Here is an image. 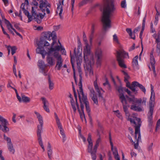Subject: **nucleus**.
Returning a JSON list of instances; mask_svg holds the SVG:
<instances>
[{
  "label": "nucleus",
  "mask_w": 160,
  "mask_h": 160,
  "mask_svg": "<svg viewBox=\"0 0 160 160\" xmlns=\"http://www.w3.org/2000/svg\"><path fill=\"white\" fill-rule=\"evenodd\" d=\"M95 55L97 58V64L100 65L101 63V59L102 56V49L98 48L96 50Z\"/></svg>",
  "instance_id": "6ab92c4d"
},
{
  "label": "nucleus",
  "mask_w": 160,
  "mask_h": 160,
  "mask_svg": "<svg viewBox=\"0 0 160 160\" xmlns=\"http://www.w3.org/2000/svg\"><path fill=\"white\" fill-rule=\"evenodd\" d=\"M11 53L12 55H13L16 52V48L15 47H13L11 48Z\"/></svg>",
  "instance_id": "5fc2aeb1"
},
{
  "label": "nucleus",
  "mask_w": 160,
  "mask_h": 160,
  "mask_svg": "<svg viewBox=\"0 0 160 160\" xmlns=\"http://www.w3.org/2000/svg\"><path fill=\"white\" fill-rule=\"evenodd\" d=\"M53 153L52 149H47V153L49 159L50 160L52 159V155Z\"/></svg>",
  "instance_id": "79ce46f5"
},
{
  "label": "nucleus",
  "mask_w": 160,
  "mask_h": 160,
  "mask_svg": "<svg viewBox=\"0 0 160 160\" xmlns=\"http://www.w3.org/2000/svg\"><path fill=\"white\" fill-rule=\"evenodd\" d=\"M123 58H129L128 53L125 52L122 49H121L117 52V58L119 66L121 68H126Z\"/></svg>",
  "instance_id": "1a4fd4ad"
},
{
  "label": "nucleus",
  "mask_w": 160,
  "mask_h": 160,
  "mask_svg": "<svg viewBox=\"0 0 160 160\" xmlns=\"http://www.w3.org/2000/svg\"><path fill=\"white\" fill-rule=\"evenodd\" d=\"M79 98L80 102L81 105H83L84 104L85 106V108L87 113L89 114L90 112V109L89 107V103L87 100V98L86 95H85L83 92L82 86L81 84L80 87V90L78 91Z\"/></svg>",
  "instance_id": "0eeeda50"
},
{
  "label": "nucleus",
  "mask_w": 160,
  "mask_h": 160,
  "mask_svg": "<svg viewBox=\"0 0 160 160\" xmlns=\"http://www.w3.org/2000/svg\"><path fill=\"white\" fill-rule=\"evenodd\" d=\"M64 0H62V3L60 2L57 4V12H59V15L61 18H62V14L63 11L62 6L63 5V2Z\"/></svg>",
  "instance_id": "5701e85b"
},
{
  "label": "nucleus",
  "mask_w": 160,
  "mask_h": 160,
  "mask_svg": "<svg viewBox=\"0 0 160 160\" xmlns=\"http://www.w3.org/2000/svg\"><path fill=\"white\" fill-rule=\"evenodd\" d=\"M3 137L4 139L7 141V146L8 150L10 153L14 154L15 152V150L11 138L7 136L5 134L4 135Z\"/></svg>",
  "instance_id": "4468645a"
},
{
  "label": "nucleus",
  "mask_w": 160,
  "mask_h": 160,
  "mask_svg": "<svg viewBox=\"0 0 160 160\" xmlns=\"http://www.w3.org/2000/svg\"><path fill=\"white\" fill-rule=\"evenodd\" d=\"M157 43H160V34H159L158 37L156 38Z\"/></svg>",
  "instance_id": "bf43d9fd"
},
{
  "label": "nucleus",
  "mask_w": 160,
  "mask_h": 160,
  "mask_svg": "<svg viewBox=\"0 0 160 160\" xmlns=\"http://www.w3.org/2000/svg\"><path fill=\"white\" fill-rule=\"evenodd\" d=\"M105 79L106 80V82L103 83V85L104 86H105L107 85H108L109 86V87H110V84L109 83L108 78H106V76H105Z\"/></svg>",
  "instance_id": "8fccbe9b"
},
{
  "label": "nucleus",
  "mask_w": 160,
  "mask_h": 160,
  "mask_svg": "<svg viewBox=\"0 0 160 160\" xmlns=\"http://www.w3.org/2000/svg\"><path fill=\"white\" fill-rule=\"evenodd\" d=\"M71 102V105H72V108L73 109L74 112H76V110H77L76 106L77 107L76 103H78L77 101V99H76V103H75L74 100H72H72H71V102Z\"/></svg>",
  "instance_id": "2f4dec72"
},
{
  "label": "nucleus",
  "mask_w": 160,
  "mask_h": 160,
  "mask_svg": "<svg viewBox=\"0 0 160 160\" xmlns=\"http://www.w3.org/2000/svg\"><path fill=\"white\" fill-rule=\"evenodd\" d=\"M77 68L78 70V72L79 74V76L80 77V82H79V88H80V85L81 84L82 85V70L80 67L82 61V58H79L78 60H77Z\"/></svg>",
  "instance_id": "412c9836"
},
{
  "label": "nucleus",
  "mask_w": 160,
  "mask_h": 160,
  "mask_svg": "<svg viewBox=\"0 0 160 160\" xmlns=\"http://www.w3.org/2000/svg\"><path fill=\"white\" fill-rule=\"evenodd\" d=\"M91 97L94 103L96 105H97L98 104V102L96 95L92 96Z\"/></svg>",
  "instance_id": "c03bdc74"
},
{
  "label": "nucleus",
  "mask_w": 160,
  "mask_h": 160,
  "mask_svg": "<svg viewBox=\"0 0 160 160\" xmlns=\"http://www.w3.org/2000/svg\"><path fill=\"white\" fill-rule=\"evenodd\" d=\"M101 140L100 137H99L96 140L95 144L93 148L95 150L97 149L98 147L99 146V143L101 142Z\"/></svg>",
  "instance_id": "72a5a7b5"
},
{
  "label": "nucleus",
  "mask_w": 160,
  "mask_h": 160,
  "mask_svg": "<svg viewBox=\"0 0 160 160\" xmlns=\"http://www.w3.org/2000/svg\"><path fill=\"white\" fill-rule=\"evenodd\" d=\"M54 115L57 125L61 123L60 119L56 113H54Z\"/></svg>",
  "instance_id": "49530a36"
},
{
  "label": "nucleus",
  "mask_w": 160,
  "mask_h": 160,
  "mask_svg": "<svg viewBox=\"0 0 160 160\" xmlns=\"http://www.w3.org/2000/svg\"><path fill=\"white\" fill-rule=\"evenodd\" d=\"M160 128V119L157 121L156 129Z\"/></svg>",
  "instance_id": "69168bd1"
},
{
  "label": "nucleus",
  "mask_w": 160,
  "mask_h": 160,
  "mask_svg": "<svg viewBox=\"0 0 160 160\" xmlns=\"http://www.w3.org/2000/svg\"><path fill=\"white\" fill-rule=\"evenodd\" d=\"M2 20L6 25L8 29L12 35H14V33L12 30L14 31V30L15 29L13 28L12 26L9 21L5 19L3 16H2Z\"/></svg>",
  "instance_id": "aec40b11"
},
{
  "label": "nucleus",
  "mask_w": 160,
  "mask_h": 160,
  "mask_svg": "<svg viewBox=\"0 0 160 160\" xmlns=\"http://www.w3.org/2000/svg\"><path fill=\"white\" fill-rule=\"evenodd\" d=\"M87 141L88 143V152L91 154L92 158L93 160H95L96 159V152L97 149L95 150L94 148H92L93 142L91 138V135L90 133L88 134Z\"/></svg>",
  "instance_id": "9d476101"
},
{
  "label": "nucleus",
  "mask_w": 160,
  "mask_h": 160,
  "mask_svg": "<svg viewBox=\"0 0 160 160\" xmlns=\"http://www.w3.org/2000/svg\"><path fill=\"white\" fill-rule=\"evenodd\" d=\"M121 6L122 8H125L127 7V5L125 1L124 0L122 2Z\"/></svg>",
  "instance_id": "603ef678"
},
{
  "label": "nucleus",
  "mask_w": 160,
  "mask_h": 160,
  "mask_svg": "<svg viewBox=\"0 0 160 160\" xmlns=\"http://www.w3.org/2000/svg\"><path fill=\"white\" fill-rule=\"evenodd\" d=\"M25 3H22L20 7L21 9L19 11V16L21 17V11H22L25 15L27 16L28 18V22H29L32 20V15H30L29 12L25 9Z\"/></svg>",
  "instance_id": "f3484780"
},
{
  "label": "nucleus",
  "mask_w": 160,
  "mask_h": 160,
  "mask_svg": "<svg viewBox=\"0 0 160 160\" xmlns=\"http://www.w3.org/2000/svg\"><path fill=\"white\" fill-rule=\"evenodd\" d=\"M58 128L60 129V133L61 135L62 138V141L64 142L66 140V138L64 130L62 128V127L61 123L57 125Z\"/></svg>",
  "instance_id": "b1692460"
},
{
  "label": "nucleus",
  "mask_w": 160,
  "mask_h": 160,
  "mask_svg": "<svg viewBox=\"0 0 160 160\" xmlns=\"http://www.w3.org/2000/svg\"><path fill=\"white\" fill-rule=\"evenodd\" d=\"M22 88L23 90L26 91L28 89V88L26 85L24 84L23 85V86L22 87Z\"/></svg>",
  "instance_id": "338daca9"
},
{
  "label": "nucleus",
  "mask_w": 160,
  "mask_h": 160,
  "mask_svg": "<svg viewBox=\"0 0 160 160\" xmlns=\"http://www.w3.org/2000/svg\"><path fill=\"white\" fill-rule=\"evenodd\" d=\"M146 15L145 16V17L143 18V20H142V28L141 29V31H142V32H143L144 28L145 26V22H146Z\"/></svg>",
  "instance_id": "58836bf2"
},
{
  "label": "nucleus",
  "mask_w": 160,
  "mask_h": 160,
  "mask_svg": "<svg viewBox=\"0 0 160 160\" xmlns=\"http://www.w3.org/2000/svg\"><path fill=\"white\" fill-rule=\"evenodd\" d=\"M141 124H139L135 126V142H133L132 138H131L130 140L132 142L134 143V146L135 149H138V145L139 142L141 140V134L140 132V127Z\"/></svg>",
  "instance_id": "9b49d317"
},
{
  "label": "nucleus",
  "mask_w": 160,
  "mask_h": 160,
  "mask_svg": "<svg viewBox=\"0 0 160 160\" xmlns=\"http://www.w3.org/2000/svg\"><path fill=\"white\" fill-rule=\"evenodd\" d=\"M140 26H139V27H138L137 28H136L133 31V33L134 34H134L137 33L138 32L139 30H140Z\"/></svg>",
  "instance_id": "13d9d810"
},
{
  "label": "nucleus",
  "mask_w": 160,
  "mask_h": 160,
  "mask_svg": "<svg viewBox=\"0 0 160 160\" xmlns=\"http://www.w3.org/2000/svg\"><path fill=\"white\" fill-rule=\"evenodd\" d=\"M78 47L77 50L78 51L79 54V58H82V56H81V52L82 50V45L80 41H78Z\"/></svg>",
  "instance_id": "c85d7f7f"
},
{
  "label": "nucleus",
  "mask_w": 160,
  "mask_h": 160,
  "mask_svg": "<svg viewBox=\"0 0 160 160\" xmlns=\"http://www.w3.org/2000/svg\"><path fill=\"white\" fill-rule=\"evenodd\" d=\"M48 81L49 89L50 90H52L54 88V83L53 81L51 80L49 76L48 78Z\"/></svg>",
  "instance_id": "c756f323"
},
{
  "label": "nucleus",
  "mask_w": 160,
  "mask_h": 160,
  "mask_svg": "<svg viewBox=\"0 0 160 160\" xmlns=\"http://www.w3.org/2000/svg\"><path fill=\"white\" fill-rule=\"evenodd\" d=\"M114 112L117 117H118L120 118H122V116L120 114L119 110H118L116 111H115Z\"/></svg>",
  "instance_id": "de8ad7c7"
},
{
  "label": "nucleus",
  "mask_w": 160,
  "mask_h": 160,
  "mask_svg": "<svg viewBox=\"0 0 160 160\" xmlns=\"http://www.w3.org/2000/svg\"><path fill=\"white\" fill-rule=\"evenodd\" d=\"M150 62L151 65V68L152 69V71L153 72V73L155 76H156L157 74L156 72L155 71V59L154 57H150Z\"/></svg>",
  "instance_id": "393cba45"
},
{
  "label": "nucleus",
  "mask_w": 160,
  "mask_h": 160,
  "mask_svg": "<svg viewBox=\"0 0 160 160\" xmlns=\"http://www.w3.org/2000/svg\"><path fill=\"white\" fill-rule=\"evenodd\" d=\"M113 42L118 44H120V42L118 40V37L116 34H115L113 36Z\"/></svg>",
  "instance_id": "f704fd0d"
},
{
  "label": "nucleus",
  "mask_w": 160,
  "mask_h": 160,
  "mask_svg": "<svg viewBox=\"0 0 160 160\" xmlns=\"http://www.w3.org/2000/svg\"><path fill=\"white\" fill-rule=\"evenodd\" d=\"M39 8L42 12H44V16L45 14L44 13L46 9L47 8L46 3L42 1L41 2L39 6Z\"/></svg>",
  "instance_id": "bb28decb"
},
{
  "label": "nucleus",
  "mask_w": 160,
  "mask_h": 160,
  "mask_svg": "<svg viewBox=\"0 0 160 160\" xmlns=\"http://www.w3.org/2000/svg\"><path fill=\"white\" fill-rule=\"evenodd\" d=\"M38 66L39 68V72L44 75H47L48 70L47 69V65L42 60H39L38 61Z\"/></svg>",
  "instance_id": "2eb2a0df"
},
{
  "label": "nucleus",
  "mask_w": 160,
  "mask_h": 160,
  "mask_svg": "<svg viewBox=\"0 0 160 160\" xmlns=\"http://www.w3.org/2000/svg\"><path fill=\"white\" fill-rule=\"evenodd\" d=\"M5 6H7L8 5V0H2Z\"/></svg>",
  "instance_id": "680f3d73"
},
{
  "label": "nucleus",
  "mask_w": 160,
  "mask_h": 160,
  "mask_svg": "<svg viewBox=\"0 0 160 160\" xmlns=\"http://www.w3.org/2000/svg\"><path fill=\"white\" fill-rule=\"evenodd\" d=\"M150 32L152 33L156 32L155 28L153 27V23L152 22L150 23Z\"/></svg>",
  "instance_id": "a18cd8bd"
},
{
  "label": "nucleus",
  "mask_w": 160,
  "mask_h": 160,
  "mask_svg": "<svg viewBox=\"0 0 160 160\" xmlns=\"http://www.w3.org/2000/svg\"><path fill=\"white\" fill-rule=\"evenodd\" d=\"M2 32L3 33L6 35L7 37L9 38H10V36L8 34L7 32L5 31V30H4V28H3V29H2Z\"/></svg>",
  "instance_id": "774afa93"
},
{
  "label": "nucleus",
  "mask_w": 160,
  "mask_h": 160,
  "mask_svg": "<svg viewBox=\"0 0 160 160\" xmlns=\"http://www.w3.org/2000/svg\"><path fill=\"white\" fill-rule=\"evenodd\" d=\"M48 106L43 107V108L45 111L48 112H50L49 109L48 108Z\"/></svg>",
  "instance_id": "0e129e2a"
},
{
  "label": "nucleus",
  "mask_w": 160,
  "mask_h": 160,
  "mask_svg": "<svg viewBox=\"0 0 160 160\" xmlns=\"http://www.w3.org/2000/svg\"><path fill=\"white\" fill-rule=\"evenodd\" d=\"M45 37L48 40L50 41L51 38L53 40L50 48H45L44 49L40 47L38 44V47L36 49L37 53L42 55L43 59L47 55L46 61L49 66H52L55 64V59L57 60L56 68L58 70H60L62 66L63 60L59 51H60L62 54L65 55L66 51L62 45L59 40L57 41V36L56 32L53 31L52 32H48L45 34Z\"/></svg>",
  "instance_id": "f257e3e1"
},
{
  "label": "nucleus",
  "mask_w": 160,
  "mask_h": 160,
  "mask_svg": "<svg viewBox=\"0 0 160 160\" xmlns=\"http://www.w3.org/2000/svg\"><path fill=\"white\" fill-rule=\"evenodd\" d=\"M151 95L148 104L149 111L148 113V119L149 125H151L152 123V115L155 105V93L153 87L151 84Z\"/></svg>",
  "instance_id": "423d86ee"
},
{
  "label": "nucleus",
  "mask_w": 160,
  "mask_h": 160,
  "mask_svg": "<svg viewBox=\"0 0 160 160\" xmlns=\"http://www.w3.org/2000/svg\"><path fill=\"white\" fill-rule=\"evenodd\" d=\"M0 121L3 127L2 128H2L0 129V130H1L4 132H8L9 131V129L7 126V125L8 124V122L7 120L0 115Z\"/></svg>",
  "instance_id": "dca6fc26"
},
{
  "label": "nucleus",
  "mask_w": 160,
  "mask_h": 160,
  "mask_svg": "<svg viewBox=\"0 0 160 160\" xmlns=\"http://www.w3.org/2000/svg\"><path fill=\"white\" fill-rule=\"evenodd\" d=\"M14 90H15L16 93V96L20 102H21L22 101V98L21 99L20 97L18 95L17 89H14Z\"/></svg>",
  "instance_id": "09e8293b"
},
{
  "label": "nucleus",
  "mask_w": 160,
  "mask_h": 160,
  "mask_svg": "<svg viewBox=\"0 0 160 160\" xmlns=\"http://www.w3.org/2000/svg\"><path fill=\"white\" fill-rule=\"evenodd\" d=\"M97 78H96V80L94 82L93 84L98 94V96L99 98H102V94L104 92V91L101 88L99 87L97 82Z\"/></svg>",
  "instance_id": "a211bd4d"
},
{
  "label": "nucleus",
  "mask_w": 160,
  "mask_h": 160,
  "mask_svg": "<svg viewBox=\"0 0 160 160\" xmlns=\"http://www.w3.org/2000/svg\"><path fill=\"white\" fill-rule=\"evenodd\" d=\"M106 0V4L104 7L102 19L103 29L105 31H107L111 27L110 18L115 9L112 1Z\"/></svg>",
  "instance_id": "7ed1b4c3"
},
{
  "label": "nucleus",
  "mask_w": 160,
  "mask_h": 160,
  "mask_svg": "<svg viewBox=\"0 0 160 160\" xmlns=\"http://www.w3.org/2000/svg\"><path fill=\"white\" fill-rule=\"evenodd\" d=\"M159 16L160 17V13H159V12L157 11V13L155 17V19L153 22V24L155 26H156L158 24L159 20Z\"/></svg>",
  "instance_id": "473e14b6"
},
{
  "label": "nucleus",
  "mask_w": 160,
  "mask_h": 160,
  "mask_svg": "<svg viewBox=\"0 0 160 160\" xmlns=\"http://www.w3.org/2000/svg\"><path fill=\"white\" fill-rule=\"evenodd\" d=\"M130 102H132V105L130 106V109L133 110L138 112H141L143 111V108L140 106L141 103L142 99H138L134 97L132 98L127 97Z\"/></svg>",
  "instance_id": "6e6552de"
},
{
  "label": "nucleus",
  "mask_w": 160,
  "mask_h": 160,
  "mask_svg": "<svg viewBox=\"0 0 160 160\" xmlns=\"http://www.w3.org/2000/svg\"><path fill=\"white\" fill-rule=\"evenodd\" d=\"M127 86L133 92H135L136 90V87H138L141 89L142 91L144 93H145L146 90L145 88L143 85L137 82H132L131 85L130 83L128 85L127 84Z\"/></svg>",
  "instance_id": "ddd939ff"
},
{
  "label": "nucleus",
  "mask_w": 160,
  "mask_h": 160,
  "mask_svg": "<svg viewBox=\"0 0 160 160\" xmlns=\"http://www.w3.org/2000/svg\"><path fill=\"white\" fill-rule=\"evenodd\" d=\"M13 73H14V74L15 75V76L16 77H17L18 76H17V72H16V66L15 65H13Z\"/></svg>",
  "instance_id": "6e6d98bb"
},
{
  "label": "nucleus",
  "mask_w": 160,
  "mask_h": 160,
  "mask_svg": "<svg viewBox=\"0 0 160 160\" xmlns=\"http://www.w3.org/2000/svg\"><path fill=\"white\" fill-rule=\"evenodd\" d=\"M71 4H72V11L73 10V7L74 6V4L75 2V0H71Z\"/></svg>",
  "instance_id": "e2e57ef3"
},
{
  "label": "nucleus",
  "mask_w": 160,
  "mask_h": 160,
  "mask_svg": "<svg viewBox=\"0 0 160 160\" xmlns=\"http://www.w3.org/2000/svg\"><path fill=\"white\" fill-rule=\"evenodd\" d=\"M126 31L129 34L131 38L134 40L135 39V36L134 34H133L132 32L131 28H127L126 29Z\"/></svg>",
  "instance_id": "7c9ffc66"
},
{
  "label": "nucleus",
  "mask_w": 160,
  "mask_h": 160,
  "mask_svg": "<svg viewBox=\"0 0 160 160\" xmlns=\"http://www.w3.org/2000/svg\"><path fill=\"white\" fill-rule=\"evenodd\" d=\"M138 56H136L134 57L132 60V65L133 67L136 69L139 68L138 64Z\"/></svg>",
  "instance_id": "a878e982"
},
{
  "label": "nucleus",
  "mask_w": 160,
  "mask_h": 160,
  "mask_svg": "<svg viewBox=\"0 0 160 160\" xmlns=\"http://www.w3.org/2000/svg\"><path fill=\"white\" fill-rule=\"evenodd\" d=\"M71 62L72 67L73 70V71L74 77V80H75V82L77 84L76 78V76H75V69L74 67V64L72 63V57L71 58Z\"/></svg>",
  "instance_id": "37998d69"
},
{
  "label": "nucleus",
  "mask_w": 160,
  "mask_h": 160,
  "mask_svg": "<svg viewBox=\"0 0 160 160\" xmlns=\"http://www.w3.org/2000/svg\"><path fill=\"white\" fill-rule=\"evenodd\" d=\"M111 150L113 152V154L115 159L119 158L117 148L116 147L114 148L113 145L111 146Z\"/></svg>",
  "instance_id": "cd10ccee"
},
{
  "label": "nucleus",
  "mask_w": 160,
  "mask_h": 160,
  "mask_svg": "<svg viewBox=\"0 0 160 160\" xmlns=\"http://www.w3.org/2000/svg\"><path fill=\"white\" fill-rule=\"evenodd\" d=\"M95 25L94 24H93L92 25L91 33L92 34H93L95 30Z\"/></svg>",
  "instance_id": "052dcab7"
},
{
  "label": "nucleus",
  "mask_w": 160,
  "mask_h": 160,
  "mask_svg": "<svg viewBox=\"0 0 160 160\" xmlns=\"http://www.w3.org/2000/svg\"><path fill=\"white\" fill-rule=\"evenodd\" d=\"M156 51L158 54L160 52V43H157Z\"/></svg>",
  "instance_id": "4d7b16f0"
},
{
  "label": "nucleus",
  "mask_w": 160,
  "mask_h": 160,
  "mask_svg": "<svg viewBox=\"0 0 160 160\" xmlns=\"http://www.w3.org/2000/svg\"><path fill=\"white\" fill-rule=\"evenodd\" d=\"M120 99L121 102L124 110L125 112L127 119L131 123H133L135 125V126L138 125L139 124H141V119L139 118H138L134 116H131L128 111V108L130 106L127 102L125 97L123 94H121L120 95Z\"/></svg>",
  "instance_id": "20e7f679"
},
{
  "label": "nucleus",
  "mask_w": 160,
  "mask_h": 160,
  "mask_svg": "<svg viewBox=\"0 0 160 160\" xmlns=\"http://www.w3.org/2000/svg\"><path fill=\"white\" fill-rule=\"evenodd\" d=\"M122 72L125 76L124 81L126 82H128V80L129 78V76L128 74L127 73L125 72V71L123 70L122 71Z\"/></svg>",
  "instance_id": "ea45409f"
},
{
  "label": "nucleus",
  "mask_w": 160,
  "mask_h": 160,
  "mask_svg": "<svg viewBox=\"0 0 160 160\" xmlns=\"http://www.w3.org/2000/svg\"><path fill=\"white\" fill-rule=\"evenodd\" d=\"M32 7L38 8V3L35 0L33 1L32 3Z\"/></svg>",
  "instance_id": "3c124183"
},
{
  "label": "nucleus",
  "mask_w": 160,
  "mask_h": 160,
  "mask_svg": "<svg viewBox=\"0 0 160 160\" xmlns=\"http://www.w3.org/2000/svg\"><path fill=\"white\" fill-rule=\"evenodd\" d=\"M41 99L42 101V103L43 104V107L48 106L49 105V102L46 98L42 97L41 98Z\"/></svg>",
  "instance_id": "4c0bfd02"
},
{
  "label": "nucleus",
  "mask_w": 160,
  "mask_h": 160,
  "mask_svg": "<svg viewBox=\"0 0 160 160\" xmlns=\"http://www.w3.org/2000/svg\"><path fill=\"white\" fill-rule=\"evenodd\" d=\"M23 102H29L30 101V99L27 97L23 96H22V100Z\"/></svg>",
  "instance_id": "a19ab883"
},
{
  "label": "nucleus",
  "mask_w": 160,
  "mask_h": 160,
  "mask_svg": "<svg viewBox=\"0 0 160 160\" xmlns=\"http://www.w3.org/2000/svg\"><path fill=\"white\" fill-rule=\"evenodd\" d=\"M76 104L77 106V108L79 112L81 119H82V120H83V119H84L86 121L85 114L84 112V105H82L81 106V111L79 109L78 104L77 103Z\"/></svg>",
  "instance_id": "4be33fe9"
},
{
  "label": "nucleus",
  "mask_w": 160,
  "mask_h": 160,
  "mask_svg": "<svg viewBox=\"0 0 160 160\" xmlns=\"http://www.w3.org/2000/svg\"><path fill=\"white\" fill-rule=\"evenodd\" d=\"M38 10V8L32 7V16L34 17L36 21L38 23L41 22L42 19L44 18V15L39 13L37 14V11Z\"/></svg>",
  "instance_id": "f8f14e48"
},
{
  "label": "nucleus",
  "mask_w": 160,
  "mask_h": 160,
  "mask_svg": "<svg viewBox=\"0 0 160 160\" xmlns=\"http://www.w3.org/2000/svg\"><path fill=\"white\" fill-rule=\"evenodd\" d=\"M34 113L38 119L39 123V124L37 125V135L38 137V143L44 152L45 151V148L42 141L41 135V133L42 132L43 127V118L39 113L36 111H35Z\"/></svg>",
  "instance_id": "39448f33"
},
{
  "label": "nucleus",
  "mask_w": 160,
  "mask_h": 160,
  "mask_svg": "<svg viewBox=\"0 0 160 160\" xmlns=\"http://www.w3.org/2000/svg\"><path fill=\"white\" fill-rule=\"evenodd\" d=\"M116 89L117 90V91H118V92L120 93V94L119 95V97L120 98V95L121 94H123L122 93L123 92V90H124L125 89H124L121 86H116Z\"/></svg>",
  "instance_id": "c9c22d12"
},
{
  "label": "nucleus",
  "mask_w": 160,
  "mask_h": 160,
  "mask_svg": "<svg viewBox=\"0 0 160 160\" xmlns=\"http://www.w3.org/2000/svg\"><path fill=\"white\" fill-rule=\"evenodd\" d=\"M13 83L12 81H10L8 82V83L7 85V87L8 88H11L13 89L14 90V89H15L13 87L11 86V85H12Z\"/></svg>",
  "instance_id": "864d4df0"
},
{
  "label": "nucleus",
  "mask_w": 160,
  "mask_h": 160,
  "mask_svg": "<svg viewBox=\"0 0 160 160\" xmlns=\"http://www.w3.org/2000/svg\"><path fill=\"white\" fill-rule=\"evenodd\" d=\"M83 39L85 45L83 51L84 58L85 63L84 65V68L86 75L91 76L93 74L91 67V64L94 62L93 55V54L91 53L90 46L88 44L86 35L84 32L83 33Z\"/></svg>",
  "instance_id": "f03ea898"
},
{
  "label": "nucleus",
  "mask_w": 160,
  "mask_h": 160,
  "mask_svg": "<svg viewBox=\"0 0 160 160\" xmlns=\"http://www.w3.org/2000/svg\"><path fill=\"white\" fill-rule=\"evenodd\" d=\"M88 89L90 91L89 95L90 97L96 95L95 93V91L92 87H89Z\"/></svg>",
  "instance_id": "e433bc0d"
}]
</instances>
